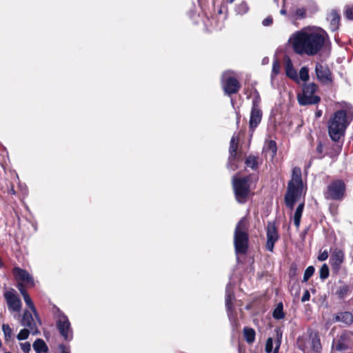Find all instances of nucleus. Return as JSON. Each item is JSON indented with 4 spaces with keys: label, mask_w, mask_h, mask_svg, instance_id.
<instances>
[{
    "label": "nucleus",
    "mask_w": 353,
    "mask_h": 353,
    "mask_svg": "<svg viewBox=\"0 0 353 353\" xmlns=\"http://www.w3.org/2000/svg\"><path fill=\"white\" fill-rule=\"evenodd\" d=\"M276 144L274 141L270 140L265 143L263 148V152L266 155L269 154L272 158H273L276 155Z\"/></svg>",
    "instance_id": "nucleus-22"
},
{
    "label": "nucleus",
    "mask_w": 353,
    "mask_h": 353,
    "mask_svg": "<svg viewBox=\"0 0 353 353\" xmlns=\"http://www.w3.org/2000/svg\"><path fill=\"white\" fill-rule=\"evenodd\" d=\"M272 22H273L272 17L270 16H268L263 20L262 24L263 26H269L272 25Z\"/></svg>",
    "instance_id": "nucleus-45"
},
{
    "label": "nucleus",
    "mask_w": 353,
    "mask_h": 353,
    "mask_svg": "<svg viewBox=\"0 0 353 353\" xmlns=\"http://www.w3.org/2000/svg\"><path fill=\"white\" fill-rule=\"evenodd\" d=\"M280 72V64L277 59H275L272 64V75H276Z\"/></svg>",
    "instance_id": "nucleus-41"
},
{
    "label": "nucleus",
    "mask_w": 353,
    "mask_h": 353,
    "mask_svg": "<svg viewBox=\"0 0 353 353\" xmlns=\"http://www.w3.org/2000/svg\"><path fill=\"white\" fill-rule=\"evenodd\" d=\"M17 289L21 292L22 296H23V294H28L25 290L23 285L21 283H18Z\"/></svg>",
    "instance_id": "nucleus-48"
},
{
    "label": "nucleus",
    "mask_w": 353,
    "mask_h": 353,
    "mask_svg": "<svg viewBox=\"0 0 353 353\" xmlns=\"http://www.w3.org/2000/svg\"><path fill=\"white\" fill-rule=\"evenodd\" d=\"M280 345H281V341H277L276 346L275 347V348H274V350L273 353H278L279 350V347H280Z\"/></svg>",
    "instance_id": "nucleus-50"
},
{
    "label": "nucleus",
    "mask_w": 353,
    "mask_h": 353,
    "mask_svg": "<svg viewBox=\"0 0 353 353\" xmlns=\"http://www.w3.org/2000/svg\"><path fill=\"white\" fill-rule=\"evenodd\" d=\"M345 336L341 335L338 340H333L332 349H335L336 351L342 352L347 349V345L345 343Z\"/></svg>",
    "instance_id": "nucleus-21"
},
{
    "label": "nucleus",
    "mask_w": 353,
    "mask_h": 353,
    "mask_svg": "<svg viewBox=\"0 0 353 353\" xmlns=\"http://www.w3.org/2000/svg\"><path fill=\"white\" fill-rule=\"evenodd\" d=\"M349 124L345 110L336 111L328 123V132L332 140L337 141L343 135Z\"/></svg>",
    "instance_id": "nucleus-3"
},
{
    "label": "nucleus",
    "mask_w": 353,
    "mask_h": 353,
    "mask_svg": "<svg viewBox=\"0 0 353 353\" xmlns=\"http://www.w3.org/2000/svg\"><path fill=\"white\" fill-rule=\"evenodd\" d=\"M349 291V288L347 285H343L340 287V288L336 291V294L341 299L344 298L347 296Z\"/></svg>",
    "instance_id": "nucleus-38"
},
{
    "label": "nucleus",
    "mask_w": 353,
    "mask_h": 353,
    "mask_svg": "<svg viewBox=\"0 0 353 353\" xmlns=\"http://www.w3.org/2000/svg\"><path fill=\"white\" fill-rule=\"evenodd\" d=\"M314 268L313 266H309L306 268L304 272L303 282H306L313 275L314 272Z\"/></svg>",
    "instance_id": "nucleus-35"
},
{
    "label": "nucleus",
    "mask_w": 353,
    "mask_h": 353,
    "mask_svg": "<svg viewBox=\"0 0 353 353\" xmlns=\"http://www.w3.org/2000/svg\"><path fill=\"white\" fill-rule=\"evenodd\" d=\"M334 322H341L349 325L353 322V315L350 312H340L334 316Z\"/></svg>",
    "instance_id": "nucleus-19"
},
{
    "label": "nucleus",
    "mask_w": 353,
    "mask_h": 353,
    "mask_svg": "<svg viewBox=\"0 0 353 353\" xmlns=\"http://www.w3.org/2000/svg\"><path fill=\"white\" fill-rule=\"evenodd\" d=\"M345 191V183L341 180H336L327 186L325 197L333 200H340L343 198Z\"/></svg>",
    "instance_id": "nucleus-9"
},
{
    "label": "nucleus",
    "mask_w": 353,
    "mask_h": 353,
    "mask_svg": "<svg viewBox=\"0 0 353 353\" xmlns=\"http://www.w3.org/2000/svg\"><path fill=\"white\" fill-rule=\"evenodd\" d=\"M4 297L10 311L19 312L21 310V301L16 293L8 291L5 292Z\"/></svg>",
    "instance_id": "nucleus-13"
},
{
    "label": "nucleus",
    "mask_w": 353,
    "mask_h": 353,
    "mask_svg": "<svg viewBox=\"0 0 353 353\" xmlns=\"http://www.w3.org/2000/svg\"><path fill=\"white\" fill-rule=\"evenodd\" d=\"M249 8L247 3L245 1H242L241 3L236 5L235 8V12L237 14L243 15L246 14L248 12Z\"/></svg>",
    "instance_id": "nucleus-30"
},
{
    "label": "nucleus",
    "mask_w": 353,
    "mask_h": 353,
    "mask_svg": "<svg viewBox=\"0 0 353 353\" xmlns=\"http://www.w3.org/2000/svg\"><path fill=\"white\" fill-rule=\"evenodd\" d=\"M243 334L246 341L249 343H252L255 339V332L252 328L245 327L243 330Z\"/></svg>",
    "instance_id": "nucleus-26"
},
{
    "label": "nucleus",
    "mask_w": 353,
    "mask_h": 353,
    "mask_svg": "<svg viewBox=\"0 0 353 353\" xmlns=\"http://www.w3.org/2000/svg\"><path fill=\"white\" fill-rule=\"evenodd\" d=\"M304 209V203H301L296 208L294 215L293 217L294 224L296 227V228H299L300 226L301 223V219L303 214V211Z\"/></svg>",
    "instance_id": "nucleus-23"
},
{
    "label": "nucleus",
    "mask_w": 353,
    "mask_h": 353,
    "mask_svg": "<svg viewBox=\"0 0 353 353\" xmlns=\"http://www.w3.org/2000/svg\"><path fill=\"white\" fill-rule=\"evenodd\" d=\"M55 314L56 326L64 340L70 341L73 339V331L68 316L59 309Z\"/></svg>",
    "instance_id": "nucleus-6"
},
{
    "label": "nucleus",
    "mask_w": 353,
    "mask_h": 353,
    "mask_svg": "<svg viewBox=\"0 0 353 353\" xmlns=\"http://www.w3.org/2000/svg\"><path fill=\"white\" fill-rule=\"evenodd\" d=\"M250 177L232 178V187L236 200L239 203H244L247 201L250 193Z\"/></svg>",
    "instance_id": "nucleus-5"
},
{
    "label": "nucleus",
    "mask_w": 353,
    "mask_h": 353,
    "mask_svg": "<svg viewBox=\"0 0 353 353\" xmlns=\"http://www.w3.org/2000/svg\"><path fill=\"white\" fill-rule=\"evenodd\" d=\"M327 34L321 29L303 28L294 32L288 43L298 55L314 56L325 45Z\"/></svg>",
    "instance_id": "nucleus-1"
},
{
    "label": "nucleus",
    "mask_w": 353,
    "mask_h": 353,
    "mask_svg": "<svg viewBox=\"0 0 353 353\" xmlns=\"http://www.w3.org/2000/svg\"><path fill=\"white\" fill-rule=\"evenodd\" d=\"M234 299V295L231 283H228L225 289V305L228 310V315L230 319L232 316V301Z\"/></svg>",
    "instance_id": "nucleus-18"
},
{
    "label": "nucleus",
    "mask_w": 353,
    "mask_h": 353,
    "mask_svg": "<svg viewBox=\"0 0 353 353\" xmlns=\"http://www.w3.org/2000/svg\"><path fill=\"white\" fill-rule=\"evenodd\" d=\"M30 334H31L30 330L24 328L21 330L17 338L19 341L26 340L28 338Z\"/></svg>",
    "instance_id": "nucleus-33"
},
{
    "label": "nucleus",
    "mask_w": 353,
    "mask_h": 353,
    "mask_svg": "<svg viewBox=\"0 0 353 353\" xmlns=\"http://www.w3.org/2000/svg\"><path fill=\"white\" fill-rule=\"evenodd\" d=\"M320 278L325 280L329 276V268L326 264H323L319 270Z\"/></svg>",
    "instance_id": "nucleus-37"
},
{
    "label": "nucleus",
    "mask_w": 353,
    "mask_h": 353,
    "mask_svg": "<svg viewBox=\"0 0 353 353\" xmlns=\"http://www.w3.org/2000/svg\"><path fill=\"white\" fill-rule=\"evenodd\" d=\"M323 145L321 141H319L316 146V152L318 154V156H317L318 158H322L323 157Z\"/></svg>",
    "instance_id": "nucleus-43"
},
{
    "label": "nucleus",
    "mask_w": 353,
    "mask_h": 353,
    "mask_svg": "<svg viewBox=\"0 0 353 353\" xmlns=\"http://www.w3.org/2000/svg\"><path fill=\"white\" fill-rule=\"evenodd\" d=\"M316 117H321V111H318V112L316 113Z\"/></svg>",
    "instance_id": "nucleus-53"
},
{
    "label": "nucleus",
    "mask_w": 353,
    "mask_h": 353,
    "mask_svg": "<svg viewBox=\"0 0 353 353\" xmlns=\"http://www.w3.org/2000/svg\"><path fill=\"white\" fill-rule=\"evenodd\" d=\"M285 74L292 79H297V72L290 60H288L285 64Z\"/></svg>",
    "instance_id": "nucleus-25"
},
{
    "label": "nucleus",
    "mask_w": 353,
    "mask_h": 353,
    "mask_svg": "<svg viewBox=\"0 0 353 353\" xmlns=\"http://www.w3.org/2000/svg\"><path fill=\"white\" fill-rule=\"evenodd\" d=\"M327 19L330 21V28L332 31H335L339 28V21H340V15L337 12L333 10L332 11Z\"/></svg>",
    "instance_id": "nucleus-20"
},
{
    "label": "nucleus",
    "mask_w": 353,
    "mask_h": 353,
    "mask_svg": "<svg viewBox=\"0 0 353 353\" xmlns=\"http://www.w3.org/2000/svg\"><path fill=\"white\" fill-rule=\"evenodd\" d=\"M33 349L37 353H45L48 350V346L43 340L37 339L32 345Z\"/></svg>",
    "instance_id": "nucleus-24"
},
{
    "label": "nucleus",
    "mask_w": 353,
    "mask_h": 353,
    "mask_svg": "<svg viewBox=\"0 0 353 353\" xmlns=\"http://www.w3.org/2000/svg\"><path fill=\"white\" fill-rule=\"evenodd\" d=\"M59 350L61 353H70L69 350L64 345H59Z\"/></svg>",
    "instance_id": "nucleus-49"
},
{
    "label": "nucleus",
    "mask_w": 353,
    "mask_h": 353,
    "mask_svg": "<svg viewBox=\"0 0 353 353\" xmlns=\"http://www.w3.org/2000/svg\"><path fill=\"white\" fill-rule=\"evenodd\" d=\"M345 259V254L341 249L335 248L330 256V261L334 270H339Z\"/></svg>",
    "instance_id": "nucleus-17"
},
{
    "label": "nucleus",
    "mask_w": 353,
    "mask_h": 353,
    "mask_svg": "<svg viewBox=\"0 0 353 353\" xmlns=\"http://www.w3.org/2000/svg\"><path fill=\"white\" fill-rule=\"evenodd\" d=\"M327 258H328V253L326 250L321 252L318 256V259L321 261H325Z\"/></svg>",
    "instance_id": "nucleus-46"
},
{
    "label": "nucleus",
    "mask_w": 353,
    "mask_h": 353,
    "mask_svg": "<svg viewBox=\"0 0 353 353\" xmlns=\"http://www.w3.org/2000/svg\"><path fill=\"white\" fill-rule=\"evenodd\" d=\"M317 85L314 83H310L304 85L302 94H299L297 99L300 105H314L320 101V97L315 95Z\"/></svg>",
    "instance_id": "nucleus-7"
},
{
    "label": "nucleus",
    "mask_w": 353,
    "mask_h": 353,
    "mask_svg": "<svg viewBox=\"0 0 353 353\" xmlns=\"http://www.w3.org/2000/svg\"><path fill=\"white\" fill-rule=\"evenodd\" d=\"M315 72L317 79L323 84H328L332 82V72L326 65L316 63Z\"/></svg>",
    "instance_id": "nucleus-11"
},
{
    "label": "nucleus",
    "mask_w": 353,
    "mask_h": 353,
    "mask_svg": "<svg viewBox=\"0 0 353 353\" xmlns=\"http://www.w3.org/2000/svg\"><path fill=\"white\" fill-rule=\"evenodd\" d=\"M262 115L263 113L261 108H252L249 121V128L252 134L261 123Z\"/></svg>",
    "instance_id": "nucleus-16"
},
{
    "label": "nucleus",
    "mask_w": 353,
    "mask_h": 353,
    "mask_svg": "<svg viewBox=\"0 0 353 353\" xmlns=\"http://www.w3.org/2000/svg\"><path fill=\"white\" fill-rule=\"evenodd\" d=\"M23 298L26 304L30 307L31 312L34 314V316H37V310L28 294H23Z\"/></svg>",
    "instance_id": "nucleus-29"
},
{
    "label": "nucleus",
    "mask_w": 353,
    "mask_h": 353,
    "mask_svg": "<svg viewBox=\"0 0 353 353\" xmlns=\"http://www.w3.org/2000/svg\"><path fill=\"white\" fill-rule=\"evenodd\" d=\"M280 13L283 15H285L286 14V10L285 9H281Z\"/></svg>",
    "instance_id": "nucleus-52"
},
{
    "label": "nucleus",
    "mask_w": 353,
    "mask_h": 353,
    "mask_svg": "<svg viewBox=\"0 0 353 353\" xmlns=\"http://www.w3.org/2000/svg\"><path fill=\"white\" fill-rule=\"evenodd\" d=\"M295 14L298 18L302 19L305 15V10L304 8H298L295 12Z\"/></svg>",
    "instance_id": "nucleus-44"
},
{
    "label": "nucleus",
    "mask_w": 353,
    "mask_h": 353,
    "mask_svg": "<svg viewBox=\"0 0 353 353\" xmlns=\"http://www.w3.org/2000/svg\"><path fill=\"white\" fill-rule=\"evenodd\" d=\"M41 322L38 314L37 316L34 318L30 311H24L22 319L21 321V325L30 330L31 334L37 335L39 333L38 325H41Z\"/></svg>",
    "instance_id": "nucleus-8"
},
{
    "label": "nucleus",
    "mask_w": 353,
    "mask_h": 353,
    "mask_svg": "<svg viewBox=\"0 0 353 353\" xmlns=\"http://www.w3.org/2000/svg\"><path fill=\"white\" fill-rule=\"evenodd\" d=\"M267 353H271L273 350V341L272 338H268L265 343V347Z\"/></svg>",
    "instance_id": "nucleus-40"
},
{
    "label": "nucleus",
    "mask_w": 353,
    "mask_h": 353,
    "mask_svg": "<svg viewBox=\"0 0 353 353\" xmlns=\"http://www.w3.org/2000/svg\"><path fill=\"white\" fill-rule=\"evenodd\" d=\"M268 62V58L265 57V58L263 59V60H262V63L263 64H267Z\"/></svg>",
    "instance_id": "nucleus-51"
},
{
    "label": "nucleus",
    "mask_w": 353,
    "mask_h": 353,
    "mask_svg": "<svg viewBox=\"0 0 353 353\" xmlns=\"http://www.w3.org/2000/svg\"><path fill=\"white\" fill-rule=\"evenodd\" d=\"M234 0H227V1H228V3H232V2H234Z\"/></svg>",
    "instance_id": "nucleus-54"
},
{
    "label": "nucleus",
    "mask_w": 353,
    "mask_h": 353,
    "mask_svg": "<svg viewBox=\"0 0 353 353\" xmlns=\"http://www.w3.org/2000/svg\"><path fill=\"white\" fill-rule=\"evenodd\" d=\"M2 330L3 332L6 341L9 340L12 335V330L10 325L8 324H3L2 325Z\"/></svg>",
    "instance_id": "nucleus-34"
},
{
    "label": "nucleus",
    "mask_w": 353,
    "mask_h": 353,
    "mask_svg": "<svg viewBox=\"0 0 353 353\" xmlns=\"http://www.w3.org/2000/svg\"><path fill=\"white\" fill-rule=\"evenodd\" d=\"M266 249L270 252H273L275 243L279 239L277 228L273 222H268L266 227Z\"/></svg>",
    "instance_id": "nucleus-10"
},
{
    "label": "nucleus",
    "mask_w": 353,
    "mask_h": 353,
    "mask_svg": "<svg viewBox=\"0 0 353 353\" xmlns=\"http://www.w3.org/2000/svg\"><path fill=\"white\" fill-rule=\"evenodd\" d=\"M261 97L258 91L254 90L252 98V108H260Z\"/></svg>",
    "instance_id": "nucleus-32"
},
{
    "label": "nucleus",
    "mask_w": 353,
    "mask_h": 353,
    "mask_svg": "<svg viewBox=\"0 0 353 353\" xmlns=\"http://www.w3.org/2000/svg\"><path fill=\"white\" fill-rule=\"evenodd\" d=\"M20 347H21V350L24 353H29V352L31 350V345L29 342H25V343H20Z\"/></svg>",
    "instance_id": "nucleus-42"
},
{
    "label": "nucleus",
    "mask_w": 353,
    "mask_h": 353,
    "mask_svg": "<svg viewBox=\"0 0 353 353\" xmlns=\"http://www.w3.org/2000/svg\"><path fill=\"white\" fill-rule=\"evenodd\" d=\"M283 303H279L274 310L272 316L275 319L280 320L284 318V313L283 311Z\"/></svg>",
    "instance_id": "nucleus-27"
},
{
    "label": "nucleus",
    "mask_w": 353,
    "mask_h": 353,
    "mask_svg": "<svg viewBox=\"0 0 353 353\" xmlns=\"http://www.w3.org/2000/svg\"><path fill=\"white\" fill-rule=\"evenodd\" d=\"M238 141L239 139L234 134L230 140V148H229V152H230V157L228 158V168L229 169H231L232 170H235L236 168V166L234 165V161L236 156V150L238 148Z\"/></svg>",
    "instance_id": "nucleus-14"
},
{
    "label": "nucleus",
    "mask_w": 353,
    "mask_h": 353,
    "mask_svg": "<svg viewBox=\"0 0 353 353\" xmlns=\"http://www.w3.org/2000/svg\"><path fill=\"white\" fill-rule=\"evenodd\" d=\"M223 88L225 92L230 95L239 91L240 84L235 78L228 77V74L224 73L223 75Z\"/></svg>",
    "instance_id": "nucleus-12"
},
{
    "label": "nucleus",
    "mask_w": 353,
    "mask_h": 353,
    "mask_svg": "<svg viewBox=\"0 0 353 353\" xmlns=\"http://www.w3.org/2000/svg\"><path fill=\"white\" fill-rule=\"evenodd\" d=\"M310 292L307 290H306L302 296L301 301L305 302V301H308L310 299Z\"/></svg>",
    "instance_id": "nucleus-47"
},
{
    "label": "nucleus",
    "mask_w": 353,
    "mask_h": 353,
    "mask_svg": "<svg viewBox=\"0 0 353 353\" xmlns=\"http://www.w3.org/2000/svg\"><path fill=\"white\" fill-rule=\"evenodd\" d=\"M299 77L303 81H307L309 79V71L307 67H302L299 71Z\"/></svg>",
    "instance_id": "nucleus-36"
},
{
    "label": "nucleus",
    "mask_w": 353,
    "mask_h": 353,
    "mask_svg": "<svg viewBox=\"0 0 353 353\" xmlns=\"http://www.w3.org/2000/svg\"><path fill=\"white\" fill-rule=\"evenodd\" d=\"M303 190L301 170L299 168L295 167L292 170V179L288 182L287 192L285 195V203L289 209L292 210L294 208L295 203L301 196Z\"/></svg>",
    "instance_id": "nucleus-2"
},
{
    "label": "nucleus",
    "mask_w": 353,
    "mask_h": 353,
    "mask_svg": "<svg viewBox=\"0 0 353 353\" xmlns=\"http://www.w3.org/2000/svg\"><path fill=\"white\" fill-rule=\"evenodd\" d=\"M234 245L236 254H245L248 248V223L245 217L237 223L234 234Z\"/></svg>",
    "instance_id": "nucleus-4"
},
{
    "label": "nucleus",
    "mask_w": 353,
    "mask_h": 353,
    "mask_svg": "<svg viewBox=\"0 0 353 353\" xmlns=\"http://www.w3.org/2000/svg\"><path fill=\"white\" fill-rule=\"evenodd\" d=\"M245 164L248 167L254 170L257 167V159L255 157L249 156L245 159Z\"/></svg>",
    "instance_id": "nucleus-31"
},
{
    "label": "nucleus",
    "mask_w": 353,
    "mask_h": 353,
    "mask_svg": "<svg viewBox=\"0 0 353 353\" xmlns=\"http://www.w3.org/2000/svg\"><path fill=\"white\" fill-rule=\"evenodd\" d=\"M12 274L19 283L24 282L31 286L34 285L33 277L26 270L15 267L12 270Z\"/></svg>",
    "instance_id": "nucleus-15"
},
{
    "label": "nucleus",
    "mask_w": 353,
    "mask_h": 353,
    "mask_svg": "<svg viewBox=\"0 0 353 353\" xmlns=\"http://www.w3.org/2000/svg\"><path fill=\"white\" fill-rule=\"evenodd\" d=\"M5 353H11V352H5Z\"/></svg>",
    "instance_id": "nucleus-55"
},
{
    "label": "nucleus",
    "mask_w": 353,
    "mask_h": 353,
    "mask_svg": "<svg viewBox=\"0 0 353 353\" xmlns=\"http://www.w3.org/2000/svg\"><path fill=\"white\" fill-rule=\"evenodd\" d=\"M344 13L347 19L353 20V6H347Z\"/></svg>",
    "instance_id": "nucleus-39"
},
{
    "label": "nucleus",
    "mask_w": 353,
    "mask_h": 353,
    "mask_svg": "<svg viewBox=\"0 0 353 353\" xmlns=\"http://www.w3.org/2000/svg\"><path fill=\"white\" fill-rule=\"evenodd\" d=\"M311 347L312 350L316 352H319L321 350V344L320 339L317 334H315L312 338Z\"/></svg>",
    "instance_id": "nucleus-28"
}]
</instances>
